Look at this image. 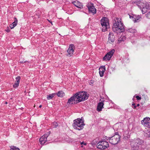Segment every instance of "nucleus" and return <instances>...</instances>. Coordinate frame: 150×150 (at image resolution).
Instances as JSON below:
<instances>
[{"label":"nucleus","instance_id":"45","mask_svg":"<svg viewBox=\"0 0 150 150\" xmlns=\"http://www.w3.org/2000/svg\"><path fill=\"white\" fill-rule=\"evenodd\" d=\"M135 97V96H134V97Z\"/></svg>","mask_w":150,"mask_h":150},{"label":"nucleus","instance_id":"3","mask_svg":"<svg viewBox=\"0 0 150 150\" xmlns=\"http://www.w3.org/2000/svg\"><path fill=\"white\" fill-rule=\"evenodd\" d=\"M75 95L77 100V103L87 100L89 97V94L86 91L78 92Z\"/></svg>","mask_w":150,"mask_h":150},{"label":"nucleus","instance_id":"4","mask_svg":"<svg viewBox=\"0 0 150 150\" xmlns=\"http://www.w3.org/2000/svg\"><path fill=\"white\" fill-rule=\"evenodd\" d=\"M121 136L119 134L118 132L115 133V134L110 137H106L105 139L109 140L110 143L112 145L117 144L120 141Z\"/></svg>","mask_w":150,"mask_h":150},{"label":"nucleus","instance_id":"14","mask_svg":"<svg viewBox=\"0 0 150 150\" xmlns=\"http://www.w3.org/2000/svg\"><path fill=\"white\" fill-rule=\"evenodd\" d=\"M87 7L90 12H91L93 14L96 13V9L93 6V4H91V3L88 4L87 5Z\"/></svg>","mask_w":150,"mask_h":150},{"label":"nucleus","instance_id":"31","mask_svg":"<svg viewBox=\"0 0 150 150\" xmlns=\"http://www.w3.org/2000/svg\"><path fill=\"white\" fill-rule=\"evenodd\" d=\"M137 100H140L141 99V97L138 96H137L135 97Z\"/></svg>","mask_w":150,"mask_h":150},{"label":"nucleus","instance_id":"24","mask_svg":"<svg viewBox=\"0 0 150 150\" xmlns=\"http://www.w3.org/2000/svg\"><path fill=\"white\" fill-rule=\"evenodd\" d=\"M144 136L147 137H150V131H147L145 134Z\"/></svg>","mask_w":150,"mask_h":150},{"label":"nucleus","instance_id":"36","mask_svg":"<svg viewBox=\"0 0 150 150\" xmlns=\"http://www.w3.org/2000/svg\"><path fill=\"white\" fill-rule=\"evenodd\" d=\"M26 62H27L26 61H20V63H24Z\"/></svg>","mask_w":150,"mask_h":150},{"label":"nucleus","instance_id":"2","mask_svg":"<svg viewBox=\"0 0 150 150\" xmlns=\"http://www.w3.org/2000/svg\"><path fill=\"white\" fill-rule=\"evenodd\" d=\"M144 143V141L139 138L131 140L130 141V143L131 150H139L141 149Z\"/></svg>","mask_w":150,"mask_h":150},{"label":"nucleus","instance_id":"7","mask_svg":"<svg viewBox=\"0 0 150 150\" xmlns=\"http://www.w3.org/2000/svg\"><path fill=\"white\" fill-rule=\"evenodd\" d=\"M138 7L141 10L143 14L146 13L149 9L150 6L147 3H140L137 4Z\"/></svg>","mask_w":150,"mask_h":150},{"label":"nucleus","instance_id":"43","mask_svg":"<svg viewBox=\"0 0 150 150\" xmlns=\"http://www.w3.org/2000/svg\"><path fill=\"white\" fill-rule=\"evenodd\" d=\"M42 107V105H40L39 106V107L40 108Z\"/></svg>","mask_w":150,"mask_h":150},{"label":"nucleus","instance_id":"25","mask_svg":"<svg viewBox=\"0 0 150 150\" xmlns=\"http://www.w3.org/2000/svg\"><path fill=\"white\" fill-rule=\"evenodd\" d=\"M19 83L18 81L17 82L15 81V83L13 85V87L14 88L17 87L19 86Z\"/></svg>","mask_w":150,"mask_h":150},{"label":"nucleus","instance_id":"37","mask_svg":"<svg viewBox=\"0 0 150 150\" xmlns=\"http://www.w3.org/2000/svg\"><path fill=\"white\" fill-rule=\"evenodd\" d=\"M81 144H84V145H86V143H84L83 142H82L81 143Z\"/></svg>","mask_w":150,"mask_h":150},{"label":"nucleus","instance_id":"13","mask_svg":"<svg viewBox=\"0 0 150 150\" xmlns=\"http://www.w3.org/2000/svg\"><path fill=\"white\" fill-rule=\"evenodd\" d=\"M130 18L132 19L134 23L138 22L140 21L142 18L139 15L132 14L129 15Z\"/></svg>","mask_w":150,"mask_h":150},{"label":"nucleus","instance_id":"18","mask_svg":"<svg viewBox=\"0 0 150 150\" xmlns=\"http://www.w3.org/2000/svg\"><path fill=\"white\" fill-rule=\"evenodd\" d=\"M73 101H75L76 103H77V100L76 99L75 94L68 99L67 103V104H73Z\"/></svg>","mask_w":150,"mask_h":150},{"label":"nucleus","instance_id":"16","mask_svg":"<svg viewBox=\"0 0 150 150\" xmlns=\"http://www.w3.org/2000/svg\"><path fill=\"white\" fill-rule=\"evenodd\" d=\"M115 36L112 33H110L109 35L108 42L110 43L113 42L115 41Z\"/></svg>","mask_w":150,"mask_h":150},{"label":"nucleus","instance_id":"6","mask_svg":"<svg viewBox=\"0 0 150 150\" xmlns=\"http://www.w3.org/2000/svg\"><path fill=\"white\" fill-rule=\"evenodd\" d=\"M102 27V31L105 32L109 28V24L108 19L106 17H103L100 21Z\"/></svg>","mask_w":150,"mask_h":150},{"label":"nucleus","instance_id":"17","mask_svg":"<svg viewBox=\"0 0 150 150\" xmlns=\"http://www.w3.org/2000/svg\"><path fill=\"white\" fill-rule=\"evenodd\" d=\"M99 70L100 76L101 77H102L103 76L104 73L105 71V66H102L100 67Z\"/></svg>","mask_w":150,"mask_h":150},{"label":"nucleus","instance_id":"32","mask_svg":"<svg viewBox=\"0 0 150 150\" xmlns=\"http://www.w3.org/2000/svg\"><path fill=\"white\" fill-rule=\"evenodd\" d=\"M53 124H54V125H55V127H56L58 125V124L56 122H54Z\"/></svg>","mask_w":150,"mask_h":150},{"label":"nucleus","instance_id":"28","mask_svg":"<svg viewBox=\"0 0 150 150\" xmlns=\"http://www.w3.org/2000/svg\"><path fill=\"white\" fill-rule=\"evenodd\" d=\"M14 21L12 23V24H16L17 25L18 23V20L17 18L16 17L14 18Z\"/></svg>","mask_w":150,"mask_h":150},{"label":"nucleus","instance_id":"40","mask_svg":"<svg viewBox=\"0 0 150 150\" xmlns=\"http://www.w3.org/2000/svg\"><path fill=\"white\" fill-rule=\"evenodd\" d=\"M134 109H136L137 106L136 105H135L133 107H132Z\"/></svg>","mask_w":150,"mask_h":150},{"label":"nucleus","instance_id":"38","mask_svg":"<svg viewBox=\"0 0 150 150\" xmlns=\"http://www.w3.org/2000/svg\"><path fill=\"white\" fill-rule=\"evenodd\" d=\"M135 105V104L134 103H133L132 105V107H133Z\"/></svg>","mask_w":150,"mask_h":150},{"label":"nucleus","instance_id":"35","mask_svg":"<svg viewBox=\"0 0 150 150\" xmlns=\"http://www.w3.org/2000/svg\"><path fill=\"white\" fill-rule=\"evenodd\" d=\"M76 6L79 8H81L83 7V5H81L80 6Z\"/></svg>","mask_w":150,"mask_h":150},{"label":"nucleus","instance_id":"15","mask_svg":"<svg viewBox=\"0 0 150 150\" xmlns=\"http://www.w3.org/2000/svg\"><path fill=\"white\" fill-rule=\"evenodd\" d=\"M47 141V135L44 134L39 139L40 144L41 145L44 144Z\"/></svg>","mask_w":150,"mask_h":150},{"label":"nucleus","instance_id":"27","mask_svg":"<svg viewBox=\"0 0 150 150\" xmlns=\"http://www.w3.org/2000/svg\"><path fill=\"white\" fill-rule=\"evenodd\" d=\"M94 83V81L92 80H91L89 81V83L90 85L93 86Z\"/></svg>","mask_w":150,"mask_h":150},{"label":"nucleus","instance_id":"19","mask_svg":"<svg viewBox=\"0 0 150 150\" xmlns=\"http://www.w3.org/2000/svg\"><path fill=\"white\" fill-rule=\"evenodd\" d=\"M57 95L58 96L62 97L64 96L65 93L62 91H61L58 92Z\"/></svg>","mask_w":150,"mask_h":150},{"label":"nucleus","instance_id":"29","mask_svg":"<svg viewBox=\"0 0 150 150\" xmlns=\"http://www.w3.org/2000/svg\"><path fill=\"white\" fill-rule=\"evenodd\" d=\"M146 16L147 18L150 19V11L146 14Z\"/></svg>","mask_w":150,"mask_h":150},{"label":"nucleus","instance_id":"42","mask_svg":"<svg viewBox=\"0 0 150 150\" xmlns=\"http://www.w3.org/2000/svg\"><path fill=\"white\" fill-rule=\"evenodd\" d=\"M51 133L50 131H49L48 132V134L49 135Z\"/></svg>","mask_w":150,"mask_h":150},{"label":"nucleus","instance_id":"8","mask_svg":"<svg viewBox=\"0 0 150 150\" xmlns=\"http://www.w3.org/2000/svg\"><path fill=\"white\" fill-rule=\"evenodd\" d=\"M109 147L108 143L104 141H100L97 144V147L100 149H104Z\"/></svg>","mask_w":150,"mask_h":150},{"label":"nucleus","instance_id":"11","mask_svg":"<svg viewBox=\"0 0 150 150\" xmlns=\"http://www.w3.org/2000/svg\"><path fill=\"white\" fill-rule=\"evenodd\" d=\"M109 103L108 101H106L105 100L102 101L101 102H99L97 108V111H100L103 108V105L105 104H109Z\"/></svg>","mask_w":150,"mask_h":150},{"label":"nucleus","instance_id":"33","mask_svg":"<svg viewBox=\"0 0 150 150\" xmlns=\"http://www.w3.org/2000/svg\"><path fill=\"white\" fill-rule=\"evenodd\" d=\"M47 21H48L49 22L51 23V25H53L52 21H51V20H49L48 19H47Z\"/></svg>","mask_w":150,"mask_h":150},{"label":"nucleus","instance_id":"5","mask_svg":"<svg viewBox=\"0 0 150 150\" xmlns=\"http://www.w3.org/2000/svg\"><path fill=\"white\" fill-rule=\"evenodd\" d=\"M72 125L75 129L80 130L83 128L85 124L81 119L78 118L74 120V123Z\"/></svg>","mask_w":150,"mask_h":150},{"label":"nucleus","instance_id":"9","mask_svg":"<svg viewBox=\"0 0 150 150\" xmlns=\"http://www.w3.org/2000/svg\"><path fill=\"white\" fill-rule=\"evenodd\" d=\"M75 48V47L74 44H72L69 45L67 50V56L69 57L73 56Z\"/></svg>","mask_w":150,"mask_h":150},{"label":"nucleus","instance_id":"21","mask_svg":"<svg viewBox=\"0 0 150 150\" xmlns=\"http://www.w3.org/2000/svg\"><path fill=\"white\" fill-rule=\"evenodd\" d=\"M127 31L129 33H134L137 32L136 30L135 29H133L132 28H130L128 29Z\"/></svg>","mask_w":150,"mask_h":150},{"label":"nucleus","instance_id":"39","mask_svg":"<svg viewBox=\"0 0 150 150\" xmlns=\"http://www.w3.org/2000/svg\"><path fill=\"white\" fill-rule=\"evenodd\" d=\"M13 25V27L14 28L16 25H17L16 24H11Z\"/></svg>","mask_w":150,"mask_h":150},{"label":"nucleus","instance_id":"12","mask_svg":"<svg viewBox=\"0 0 150 150\" xmlns=\"http://www.w3.org/2000/svg\"><path fill=\"white\" fill-rule=\"evenodd\" d=\"M115 51V50L114 49L110 51L103 57V60L105 61L110 60Z\"/></svg>","mask_w":150,"mask_h":150},{"label":"nucleus","instance_id":"34","mask_svg":"<svg viewBox=\"0 0 150 150\" xmlns=\"http://www.w3.org/2000/svg\"><path fill=\"white\" fill-rule=\"evenodd\" d=\"M10 27L11 29H13L14 28L12 24H10Z\"/></svg>","mask_w":150,"mask_h":150},{"label":"nucleus","instance_id":"10","mask_svg":"<svg viewBox=\"0 0 150 150\" xmlns=\"http://www.w3.org/2000/svg\"><path fill=\"white\" fill-rule=\"evenodd\" d=\"M141 122L142 124L144 126L150 128V118L149 117H147L144 118Z\"/></svg>","mask_w":150,"mask_h":150},{"label":"nucleus","instance_id":"26","mask_svg":"<svg viewBox=\"0 0 150 150\" xmlns=\"http://www.w3.org/2000/svg\"><path fill=\"white\" fill-rule=\"evenodd\" d=\"M21 78L20 76H18L16 78V81L20 82V81L21 79Z\"/></svg>","mask_w":150,"mask_h":150},{"label":"nucleus","instance_id":"1","mask_svg":"<svg viewBox=\"0 0 150 150\" xmlns=\"http://www.w3.org/2000/svg\"><path fill=\"white\" fill-rule=\"evenodd\" d=\"M112 29L113 31L117 34L124 31V25L120 18H114Z\"/></svg>","mask_w":150,"mask_h":150},{"label":"nucleus","instance_id":"22","mask_svg":"<svg viewBox=\"0 0 150 150\" xmlns=\"http://www.w3.org/2000/svg\"><path fill=\"white\" fill-rule=\"evenodd\" d=\"M10 147V150H20L18 148L14 146H11Z\"/></svg>","mask_w":150,"mask_h":150},{"label":"nucleus","instance_id":"23","mask_svg":"<svg viewBox=\"0 0 150 150\" xmlns=\"http://www.w3.org/2000/svg\"><path fill=\"white\" fill-rule=\"evenodd\" d=\"M56 93H53L51 94H50L47 97L48 99H52L55 96Z\"/></svg>","mask_w":150,"mask_h":150},{"label":"nucleus","instance_id":"44","mask_svg":"<svg viewBox=\"0 0 150 150\" xmlns=\"http://www.w3.org/2000/svg\"><path fill=\"white\" fill-rule=\"evenodd\" d=\"M7 103H8L7 102H5V104H7Z\"/></svg>","mask_w":150,"mask_h":150},{"label":"nucleus","instance_id":"41","mask_svg":"<svg viewBox=\"0 0 150 150\" xmlns=\"http://www.w3.org/2000/svg\"><path fill=\"white\" fill-rule=\"evenodd\" d=\"M139 104H137V105H136L137 107V106H139Z\"/></svg>","mask_w":150,"mask_h":150},{"label":"nucleus","instance_id":"20","mask_svg":"<svg viewBox=\"0 0 150 150\" xmlns=\"http://www.w3.org/2000/svg\"><path fill=\"white\" fill-rule=\"evenodd\" d=\"M126 37L125 36H122L118 40V43H120L126 40Z\"/></svg>","mask_w":150,"mask_h":150},{"label":"nucleus","instance_id":"30","mask_svg":"<svg viewBox=\"0 0 150 150\" xmlns=\"http://www.w3.org/2000/svg\"><path fill=\"white\" fill-rule=\"evenodd\" d=\"M5 31L7 33H9L10 32V30L8 27H7L6 29L5 30Z\"/></svg>","mask_w":150,"mask_h":150}]
</instances>
